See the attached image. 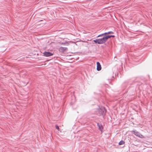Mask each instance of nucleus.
<instances>
[{
  "mask_svg": "<svg viewBox=\"0 0 152 152\" xmlns=\"http://www.w3.org/2000/svg\"><path fill=\"white\" fill-rule=\"evenodd\" d=\"M44 56L46 57H49L52 56L53 54L49 52L45 51L44 53Z\"/></svg>",
  "mask_w": 152,
  "mask_h": 152,
  "instance_id": "obj_4",
  "label": "nucleus"
},
{
  "mask_svg": "<svg viewBox=\"0 0 152 152\" xmlns=\"http://www.w3.org/2000/svg\"><path fill=\"white\" fill-rule=\"evenodd\" d=\"M107 34H108L107 32H105L104 33H103L99 35L96 37H103V36H105L104 35Z\"/></svg>",
  "mask_w": 152,
  "mask_h": 152,
  "instance_id": "obj_7",
  "label": "nucleus"
},
{
  "mask_svg": "<svg viewBox=\"0 0 152 152\" xmlns=\"http://www.w3.org/2000/svg\"><path fill=\"white\" fill-rule=\"evenodd\" d=\"M105 38L106 39V40L107 41V39L110 38V37H111V35H107V36H104Z\"/></svg>",
  "mask_w": 152,
  "mask_h": 152,
  "instance_id": "obj_10",
  "label": "nucleus"
},
{
  "mask_svg": "<svg viewBox=\"0 0 152 152\" xmlns=\"http://www.w3.org/2000/svg\"><path fill=\"white\" fill-rule=\"evenodd\" d=\"M61 45H69V43L68 42H64V43L62 42L61 43Z\"/></svg>",
  "mask_w": 152,
  "mask_h": 152,
  "instance_id": "obj_12",
  "label": "nucleus"
},
{
  "mask_svg": "<svg viewBox=\"0 0 152 152\" xmlns=\"http://www.w3.org/2000/svg\"><path fill=\"white\" fill-rule=\"evenodd\" d=\"M97 111L99 115H102L103 117L105 115L106 113V110L103 107H99V108L98 109Z\"/></svg>",
  "mask_w": 152,
  "mask_h": 152,
  "instance_id": "obj_1",
  "label": "nucleus"
},
{
  "mask_svg": "<svg viewBox=\"0 0 152 152\" xmlns=\"http://www.w3.org/2000/svg\"><path fill=\"white\" fill-rule=\"evenodd\" d=\"M97 64V68L96 69L98 71H99L101 69V66L100 63L99 62H97L96 63Z\"/></svg>",
  "mask_w": 152,
  "mask_h": 152,
  "instance_id": "obj_6",
  "label": "nucleus"
},
{
  "mask_svg": "<svg viewBox=\"0 0 152 152\" xmlns=\"http://www.w3.org/2000/svg\"><path fill=\"white\" fill-rule=\"evenodd\" d=\"M93 41L96 44H99V42L98 39H96L94 40Z\"/></svg>",
  "mask_w": 152,
  "mask_h": 152,
  "instance_id": "obj_9",
  "label": "nucleus"
},
{
  "mask_svg": "<svg viewBox=\"0 0 152 152\" xmlns=\"http://www.w3.org/2000/svg\"><path fill=\"white\" fill-rule=\"evenodd\" d=\"M107 33H108V34H113V32L112 31H109V32H107Z\"/></svg>",
  "mask_w": 152,
  "mask_h": 152,
  "instance_id": "obj_13",
  "label": "nucleus"
},
{
  "mask_svg": "<svg viewBox=\"0 0 152 152\" xmlns=\"http://www.w3.org/2000/svg\"><path fill=\"white\" fill-rule=\"evenodd\" d=\"M97 125L99 127V129H100L101 131H102L103 129L102 125L101 124H99V123H98Z\"/></svg>",
  "mask_w": 152,
  "mask_h": 152,
  "instance_id": "obj_8",
  "label": "nucleus"
},
{
  "mask_svg": "<svg viewBox=\"0 0 152 152\" xmlns=\"http://www.w3.org/2000/svg\"><path fill=\"white\" fill-rule=\"evenodd\" d=\"M132 132H133L134 134L136 136L142 138H144V137L143 135L140 134L139 132L137 131L136 130H135L133 131Z\"/></svg>",
  "mask_w": 152,
  "mask_h": 152,
  "instance_id": "obj_2",
  "label": "nucleus"
},
{
  "mask_svg": "<svg viewBox=\"0 0 152 152\" xmlns=\"http://www.w3.org/2000/svg\"><path fill=\"white\" fill-rule=\"evenodd\" d=\"M67 50V48L66 47H60L59 49V51L62 52H64V51Z\"/></svg>",
  "mask_w": 152,
  "mask_h": 152,
  "instance_id": "obj_5",
  "label": "nucleus"
},
{
  "mask_svg": "<svg viewBox=\"0 0 152 152\" xmlns=\"http://www.w3.org/2000/svg\"><path fill=\"white\" fill-rule=\"evenodd\" d=\"M98 39L99 42V44H104L107 41L104 36H103L102 38L100 39Z\"/></svg>",
  "mask_w": 152,
  "mask_h": 152,
  "instance_id": "obj_3",
  "label": "nucleus"
},
{
  "mask_svg": "<svg viewBox=\"0 0 152 152\" xmlns=\"http://www.w3.org/2000/svg\"><path fill=\"white\" fill-rule=\"evenodd\" d=\"M55 127H56V129H58V130L59 129V127H58V126L57 125H56V126H55Z\"/></svg>",
  "mask_w": 152,
  "mask_h": 152,
  "instance_id": "obj_14",
  "label": "nucleus"
},
{
  "mask_svg": "<svg viewBox=\"0 0 152 152\" xmlns=\"http://www.w3.org/2000/svg\"><path fill=\"white\" fill-rule=\"evenodd\" d=\"M111 37H115V36L113 35H111Z\"/></svg>",
  "mask_w": 152,
  "mask_h": 152,
  "instance_id": "obj_15",
  "label": "nucleus"
},
{
  "mask_svg": "<svg viewBox=\"0 0 152 152\" xmlns=\"http://www.w3.org/2000/svg\"><path fill=\"white\" fill-rule=\"evenodd\" d=\"M124 142L122 140H121L119 142V145H122L124 144Z\"/></svg>",
  "mask_w": 152,
  "mask_h": 152,
  "instance_id": "obj_11",
  "label": "nucleus"
}]
</instances>
